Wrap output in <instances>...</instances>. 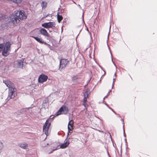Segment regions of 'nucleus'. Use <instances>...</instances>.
Returning a JSON list of instances; mask_svg holds the SVG:
<instances>
[{"instance_id": "5", "label": "nucleus", "mask_w": 157, "mask_h": 157, "mask_svg": "<svg viewBox=\"0 0 157 157\" xmlns=\"http://www.w3.org/2000/svg\"><path fill=\"white\" fill-rule=\"evenodd\" d=\"M6 86L9 88L8 93V98H14L15 97V94L14 93L15 88L12 87H10V85L8 83L5 82Z\"/></svg>"}, {"instance_id": "7", "label": "nucleus", "mask_w": 157, "mask_h": 157, "mask_svg": "<svg viewBox=\"0 0 157 157\" xmlns=\"http://www.w3.org/2000/svg\"><path fill=\"white\" fill-rule=\"evenodd\" d=\"M69 64V61L67 59H63L60 61L59 68L62 69Z\"/></svg>"}, {"instance_id": "19", "label": "nucleus", "mask_w": 157, "mask_h": 157, "mask_svg": "<svg viewBox=\"0 0 157 157\" xmlns=\"http://www.w3.org/2000/svg\"><path fill=\"white\" fill-rule=\"evenodd\" d=\"M78 78L76 76H74L72 78V80L74 82H76L77 81V79H78Z\"/></svg>"}, {"instance_id": "25", "label": "nucleus", "mask_w": 157, "mask_h": 157, "mask_svg": "<svg viewBox=\"0 0 157 157\" xmlns=\"http://www.w3.org/2000/svg\"><path fill=\"white\" fill-rule=\"evenodd\" d=\"M21 109V110H20V113H24L25 111V110L26 109Z\"/></svg>"}, {"instance_id": "35", "label": "nucleus", "mask_w": 157, "mask_h": 157, "mask_svg": "<svg viewBox=\"0 0 157 157\" xmlns=\"http://www.w3.org/2000/svg\"><path fill=\"white\" fill-rule=\"evenodd\" d=\"M105 104L107 106H108V105L106 103H105Z\"/></svg>"}, {"instance_id": "18", "label": "nucleus", "mask_w": 157, "mask_h": 157, "mask_svg": "<svg viewBox=\"0 0 157 157\" xmlns=\"http://www.w3.org/2000/svg\"><path fill=\"white\" fill-rule=\"evenodd\" d=\"M10 1L14 3L17 4L20 3L21 2V0H10Z\"/></svg>"}, {"instance_id": "17", "label": "nucleus", "mask_w": 157, "mask_h": 157, "mask_svg": "<svg viewBox=\"0 0 157 157\" xmlns=\"http://www.w3.org/2000/svg\"><path fill=\"white\" fill-rule=\"evenodd\" d=\"M41 6L42 9H45L47 6V3L44 1H43L41 3Z\"/></svg>"}, {"instance_id": "10", "label": "nucleus", "mask_w": 157, "mask_h": 157, "mask_svg": "<svg viewBox=\"0 0 157 157\" xmlns=\"http://www.w3.org/2000/svg\"><path fill=\"white\" fill-rule=\"evenodd\" d=\"M40 33L44 36H49V34L48 33L47 31L44 28H41L40 30Z\"/></svg>"}, {"instance_id": "28", "label": "nucleus", "mask_w": 157, "mask_h": 157, "mask_svg": "<svg viewBox=\"0 0 157 157\" xmlns=\"http://www.w3.org/2000/svg\"><path fill=\"white\" fill-rule=\"evenodd\" d=\"M3 15L1 14L0 15V20H3Z\"/></svg>"}, {"instance_id": "23", "label": "nucleus", "mask_w": 157, "mask_h": 157, "mask_svg": "<svg viewBox=\"0 0 157 157\" xmlns=\"http://www.w3.org/2000/svg\"><path fill=\"white\" fill-rule=\"evenodd\" d=\"M116 77H115V78L114 77L113 78V84H112V88H113V86H114V82L115 81V79H116Z\"/></svg>"}, {"instance_id": "3", "label": "nucleus", "mask_w": 157, "mask_h": 157, "mask_svg": "<svg viewBox=\"0 0 157 157\" xmlns=\"http://www.w3.org/2000/svg\"><path fill=\"white\" fill-rule=\"evenodd\" d=\"M54 118V117L51 119H48L46 121L45 124L44 125L43 127V131L45 133L46 135H48V131L51 125L52 119Z\"/></svg>"}, {"instance_id": "20", "label": "nucleus", "mask_w": 157, "mask_h": 157, "mask_svg": "<svg viewBox=\"0 0 157 157\" xmlns=\"http://www.w3.org/2000/svg\"><path fill=\"white\" fill-rule=\"evenodd\" d=\"M3 48V44H0V52L2 51Z\"/></svg>"}, {"instance_id": "15", "label": "nucleus", "mask_w": 157, "mask_h": 157, "mask_svg": "<svg viewBox=\"0 0 157 157\" xmlns=\"http://www.w3.org/2000/svg\"><path fill=\"white\" fill-rule=\"evenodd\" d=\"M19 146L22 148L25 149L28 147V145L24 143H21L19 144Z\"/></svg>"}, {"instance_id": "29", "label": "nucleus", "mask_w": 157, "mask_h": 157, "mask_svg": "<svg viewBox=\"0 0 157 157\" xmlns=\"http://www.w3.org/2000/svg\"><path fill=\"white\" fill-rule=\"evenodd\" d=\"M109 93H108V94H107V95L106 96H105V97L103 98V102H104V99H105V98L107 97V96H108V95H109Z\"/></svg>"}, {"instance_id": "32", "label": "nucleus", "mask_w": 157, "mask_h": 157, "mask_svg": "<svg viewBox=\"0 0 157 157\" xmlns=\"http://www.w3.org/2000/svg\"><path fill=\"white\" fill-rule=\"evenodd\" d=\"M111 110L115 113V114H117V113H116V112L113 110V109H111Z\"/></svg>"}, {"instance_id": "22", "label": "nucleus", "mask_w": 157, "mask_h": 157, "mask_svg": "<svg viewBox=\"0 0 157 157\" xmlns=\"http://www.w3.org/2000/svg\"><path fill=\"white\" fill-rule=\"evenodd\" d=\"M3 147V144L2 142L0 141V150L2 149Z\"/></svg>"}, {"instance_id": "39", "label": "nucleus", "mask_w": 157, "mask_h": 157, "mask_svg": "<svg viewBox=\"0 0 157 157\" xmlns=\"http://www.w3.org/2000/svg\"><path fill=\"white\" fill-rule=\"evenodd\" d=\"M49 31L50 32H51L52 31V30H49Z\"/></svg>"}, {"instance_id": "13", "label": "nucleus", "mask_w": 157, "mask_h": 157, "mask_svg": "<svg viewBox=\"0 0 157 157\" xmlns=\"http://www.w3.org/2000/svg\"><path fill=\"white\" fill-rule=\"evenodd\" d=\"M84 98L83 99V102L84 103L83 104V105H84L85 107H86V102L87 101V98L88 96V92L87 91H86L85 92V93L84 94Z\"/></svg>"}, {"instance_id": "27", "label": "nucleus", "mask_w": 157, "mask_h": 157, "mask_svg": "<svg viewBox=\"0 0 157 157\" xmlns=\"http://www.w3.org/2000/svg\"><path fill=\"white\" fill-rule=\"evenodd\" d=\"M48 16H49V17H52V15L51 14H48L47 15H46V16H45L44 17H46Z\"/></svg>"}, {"instance_id": "26", "label": "nucleus", "mask_w": 157, "mask_h": 157, "mask_svg": "<svg viewBox=\"0 0 157 157\" xmlns=\"http://www.w3.org/2000/svg\"><path fill=\"white\" fill-rule=\"evenodd\" d=\"M124 125H123V128L124 136V137H126V134H125V130H124Z\"/></svg>"}, {"instance_id": "31", "label": "nucleus", "mask_w": 157, "mask_h": 157, "mask_svg": "<svg viewBox=\"0 0 157 157\" xmlns=\"http://www.w3.org/2000/svg\"><path fill=\"white\" fill-rule=\"evenodd\" d=\"M43 43H42L41 44H44L45 45H47V44L46 42H45L43 40Z\"/></svg>"}, {"instance_id": "37", "label": "nucleus", "mask_w": 157, "mask_h": 157, "mask_svg": "<svg viewBox=\"0 0 157 157\" xmlns=\"http://www.w3.org/2000/svg\"><path fill=\"white\" fill-rule=\"evenodd\" d=\"M121 120L122 121L123 124H124V120H122V119H121Z\"/></svg>"}, {"instance_id": "34", "label": "nucleus", "mask_w": 157, "mask_h": 157, "mask_svg": "<svg viewBox=\"0 0 157 157\" xmlns=\"http://www.w3.org/2000/svg\"><path fill=\"white\" fill-rule=\"evenodd\" d=\"M108 107L109 109H112L111 107H109V106Z\"/></svg>"}, {"instance_id": "1", "label": "nucleus", "mask_w": 157, "mask_h": 157, "mask_svg": "<svg viewBox=\"0 0 157 157\" xmlns=\"http://www.w3.org/2000/svg\"><path fill=\"white\" fill-rule=\"evenodd\" d=\"M25 12L23 10H17L9 17L5 19V23L2 25L3 29H6L9 27L14 26L21 20L25 19L27 18Z\"/></svg>"}, {"instance_id": "16", "label": "nucleus", "mask_w": 157, "mask_h": 157, "mask_svg": "<svg viewBox=\"0 0 157 157\" xmlns=\"http://www.w3.org/2000/svg\"><path fill=\"white\" fill-rule=\"evenodd\" d=\"M63 17L62 15H59L58 13L57 14V19L59 23H60L63 19Z\"/></svg>"}, {"instance_id": "21", "label": "nucleus", "mask_w": 157, "mask_h": 157, "mask_svg": "<svg viewBox=\"0 0 157 157\" xmlns=\"http://www.w3.org/2000/svg\"><path fill=\"white\" fill-rule=\"evenodd\" d=\"M59 145H57V146L56 147V148H55L53 149L52 150V152H50V153H51L53 151H55V150H57L59 148Z\"/></svg>"}, {"instance_id": "41", "label": "nucleus", "mask_w": 157, "mask_h": 157, "mask_svg": "<svg viewBox=\"0 0 157 157\" xmlns=\"http://www.w3.org/2000/svg\"><path fill=\"white\" fill-rule=\"evenodd\" d=\"M111 27V25H110V28H109L110 29Z\"/></svg>"}, {"instance_id": "36", "label": "nucleus", "mask_w": 157, "mask_h": 157, "mask_svg": "<svg viewBox=\"0 0 157 157\" xmlns=\"http://www.w3.org/2000/svg\"><path fill=\"white\" fill-rule=\"evenodd\" d=\"M107 154H108V155L109 156V157H110V156H109V152H108V151H107Z\"/></svg>"}, {"instance_id": "9", "label": "nucleus", "mask_w": 157, "mask_h": 157, "mask_svg": "<svg viewBox=\"0 0 157 157\" xmlns=\"http://www.w3.org/2000/svg\"><path fill=\"white\" fill-rule=\"evenodd\" d=\"M24 59H18L14 62L15 66L18 68H22L23 67V62Z\"/></svg>"}, {"instance_id": "14", "label": "nucleus", "mask_w": 157, "mask_h": 157, "mask_svg": "<svg viewBox=\"0 0 157 157\" xmlns=\"http://www.w3.org/2000/svg\"><path fill=\"white\" fill-rule=\"evenodd\" d=\"M33 37L35 39L36 41L38 42L42 43H43V40L40 38H39L38 37L36 36H33Z\"/></svg>"}, {"instance_id": "2", "label": "nucleus", "mask_w": 157, "mask_h": 157, "mask_svg": "<svg viewBox=\"0 0 157 157\" xmlns=\"http://www.w3.org/2000/svg\"><path fill=\"white\" fill-rule=\"evenodd\" d=\"M11 44L10 42L8 41L6 43L5 45H3V48L2 50V55L3 56L6 57L9 54Z\"/></svg>"}, {"instance_id": "12", "label": "nucleus", "mask_w": 157, "mask_h": 157, "mask_svg": "<svg viewBox=\"0 0 157 157\" xmlns=\"http://www.w3.org/2000/svg\"><path fill=\"white\" fill-rule=\"evenodd\" d=\"M69 140H67L65 143L62 144L60 145L59 148L63 149L66 148L69 145Z\"/></svg>"}, {"instance_id": "40", "label": "nucleus", "mask_w": 157, "mask_h": 157, "mask_svg": "<svg viewBox=\"0 0 157 157\" xmlns=\"http://www.w3.org/2000/svg\"><path fill=\"white\" fill-rule=\"evenodd\" d=\"M111 90H110L109 91V93L110 92H111Z\"/></svg>"}, {"instance_id": "8", "label": "nucleus", "mask_w": 157, "mask_h": 157, "mask_svg": "<svg viewBox=\"0 0 157 157\" xmlns=\"http://www.w3.org/2000/svg\"><path fill=\"white\" fill-rule=\"evenodd\" d=\"M48 79V76L44 74L40 75L38 78V82L40 83H42L46 82Z\"/></svg>"}, {"instance_id": "4", "label": "nucleus", "mask_w": 157, "mask_h": 157, "mask_svg": "<svg viewBox=\"0 0 157 157\" xmlns=\"http://www.w3.org/2000/svg\"><path fill=\"white\" fill-rule=\"evenodd\" d=\"M68 112V107L65 105H62L56 113L55 115L57 116L61 114H66Z\"/></svg>"}, {"instance_id": "42", "label": "nucleus", "mask_w": 157, "mask_h": 157, "mask_svg": "<svg viewBox=\"0 0 157 157\" xmlns=\"http://www.w3.org/2000/svg\"><path fill=\"white\" fill-rule=\"evenodd\" d=\"M125 140H126V138H125Z\"/></svg>"}, {"instance_id": "6", "label": "nucleus", "mask_w": 157, "mask_h": 157, "mask_svg": "<svg viewBox=\"0 0 157 157\" xmlns=\"http://www.w3.org/2000/svg\"><path fill=\"white\" fill-rule=\"evenodd\" d=\"M55 23L54 22H45L42 24V26L44 28L49 29L55 27Z\"/></svg>"}, {"instance_id": "33", "label": "nucleus", "mask_w": 157, "mask_h": 157, "mask_svg": "<svg viewBox=\"0 0 157 157\" xmlns=\"http://www.w3.org/2000/svg\"><path fill=\"white\" fill-rule=\"evenodd\" d=\"M116 73H115L114 75V76H115V77H116Z\"/></svg>"}, {"instance_id": "24", "label": "nucleus", "mask_w": 157, "mask_h": 157, "mask_svg": "<svg viewBox=\"0 0 157 157\" xmlns=\"http://www.w3.org/2000/svg\"><path fill=\"white\" fill-rule=\"evenodd\" d=\"M110 54H111V58H112V62L113 63V64H114V65L115 66L116 68L117 69V66H116V65L114 63V62H113V61L112 55V53H111V52H110Z\"/></svg>"}, {"instance_id": "11", "label": "nucleus", "mask_w": 157, "mask_h": 157, "mask_svg": "<svg viewBox=\"0 0 157 157\" xmlns=\"http://www.w3.org/2000/svg\"><path fill=\"white\" fill-rule=\"evenodd\" d=\"M74 122L72 120H70L68 124V131H72L73 129V124Z\"/></svg>"}, {"instance_id": "38", "label": "nucleus", "mask_w": 157, "mask_h": 157, "mask_svg": "<svg viewBox=\"0 0 157 157\" xmlns=\"http://www.w3.org/2000/svg\"><path fill=\"white\" fill-rule=\"evenodd\" d=\"M82 20H83V15H82Z\"/></svg>"}, {"instance_id": "30", "label": "nucleus", "mask_w": 157, "mask_h": 157, "mask_svg": "<svg viewBox=\"0 0 157 157\" xmlns=\"http://www.w3.org/2000/svg\"><path fill=\"white\" fill-rule=\"evenodd\" d=\"M70 131H68V133H67V138L68 137V136L70 135L69 133L70 132Z\"/></svg>"}]
</instances>
